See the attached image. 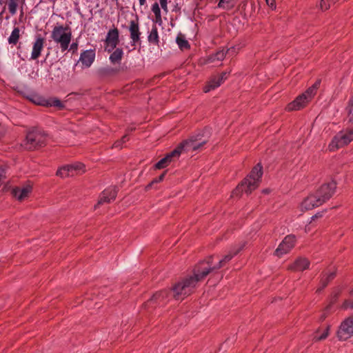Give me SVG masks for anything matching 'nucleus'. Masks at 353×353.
I'll use <instances>...</instances> for the list:
<instances>
[{
	"label": "nucleus",
	"mask_w": 353,
	"mask_h": 353,
	"mask_svg": "<svg viewBox=\"0 0 353 353\" xmlns=\"http://www.w3.org/2000/svg\"><path fill=\"white\" fill-rule=\"evenodd\" d=\"M210 262H200L194 269L193 275L178 282L172 288L173 296L176 300H183L191 294L198 285L210 272Z\"/></svg>",
	"instance_id": "obj_1"
},
{
	"label": "nucleus",
	"mask_w": 353,
	"mask_h": 353,
	"mask_svg": "<svg viewBox=\"0 0 353 353\" xmlns=\"http://www.w3.org/2000/svg\"><path fill=\"white\" fill-rule=\"evenodd\" d=\"M262 175V166L259 163L253 168L250 174L237 186L232 194L237 195L239 192H245L248 194H250L259 186Z\"/></svg>",
	"instance_id": "obj_2"
},
{
	"label": "nucleus",
	"mask_w": 353,
	"mask_h": 353,
	"mask_svg": "<svg viewBox=\"0 0 353 353\" xmlns=\"http://www.w3.org/2000/svg\"><path fill=\"white\" fill-rule=\"evenodd\" d=\"M204 143L205 141L197 143L196 142L192 140H186L183 141L175 150L158 161L155 164V168L162 169L167 167L172 161V159L173 157H179L183 149L189 150L190 148H192V150H195L201 147Z\"/></svg>",
	"instance_id": "obj_3"
},
{
	"label": "nucleus",
	"mask_w": 353,
	"mask_h": 353,
	"mask_svg": "<svg viewBox=\"0 0 353 353\" xmlns=\"http://www.w3.org/2000/svg\"><path fill=\"white\" fill-rule=\"evenodd\" d=\"M319 85V81L315 82L304 93L300 94L292 102L290 103L286 107L287 110H299L304 108L316 94Z\"/></svg>",
	"instance_id": "obj_4"
},
{
	"label": "nucleus",
	"mask_w": 353,
	"mask_h": 353,
	"mask_svg": "<svg viewBox=\"0 0 353 353\" xmlns=\"http://www.w3.org/2000/svg\"><path fill=\"white\" fill-rule=\"evenodd\" d=\"M51 38L54 43L59 44L61 50H68L72 39V32L68 27L62 25L55 26L51 32Z\"/></svg>",
	"instance_id": "obj_5"
},
{
	"label": "nucleus",
	"mask_w": 353,
	"mask_h": 353,
	"mask_svg": "<svg viewBox=\"0 0 353 353\" xmlns=\"http://www.w3.org/2000/svg\"><path fill=\"white\" fill-rule=\"evenodd\" d=\"M353 141V127L347 128L339 132L328 145L330 151H335L348 145Z\"/></svg>",
	"instance_id": "obj_6"
},
{
	"label": "nucleus",
	"mask_w": 353,
	"mask_h": 353,
	"mask_svg": "<svg viewBox=\"0 0 353 353\" xmlns=\"http://www.w3.org/2000/svg\"><path fill=\"white\" fill-rule=\"evenodd\" d=\"M47 141L46 134L40 130H32L29 132L23 141L22 145L27 150H34L37 147L44 145Z\"/></svg>",
	"instance_id": "obj_7"
},
{
	"label": "nucleus",
	"mask_w": 353,
	"mask_h": 353,
	"mask_svg": "<svg viewBox=\"0 0 353 353\" xmlns=\"http://www.w3.org/2000/svg\"><path fill=\"white\" fill-rule=\"evenodd\" d=\"M336 335L340 341H346L353 336V315L341 322Z\"/></svg>",
	"instance_id": "obj_8"
},
{
	"label": "nucleus",
	"mask_w": 353,
	"mask_h": 353,
	"mask_svg": "<svg viewBox=\"0 0 353 353\" xmlns=\"http://www.w3.org/2000/svg\"><path fill=\"white\" fill-rule=\"evenodd\" d=\"M336 188V183L334 180H330L323 183L316 190V194L319 199L323 200L324 203L329 200L334 194Z\"/></svg>",
	"instance_id": "obj_9"
},
{
	"label": "nucleus",
	"mask_w": 353,
	"mask_h": 353,
	"mask_svg": "<svg viewBox=\"0 0 353 353\" xmlns=\"http://www.w3.org/2000/svg\"><path fill=\"white\" fill-rule=\"evenodd\" d=\"M245 246L244 243H241L234 248L230 252L226 254L222 259H221L219 261V263L216 265H212V257L210 256L207 261H205L204 262H210V265H211V270L210 272L214 270L219 269L222 267H223L226 263H228L236 254H237Z\"/></svg>",
	"instance_id": "obj_10"
},
{
	"label": "nucleus",
	"mask_w": 353,
	"mask_h": 353,
	"mask_svg": "<svg viewBox=\"0 0 353 353\" xmlns=\"http://www.w3.org/2000/svg\"><path fill=\"white\" fill-rule=\"evenodd\" d=\"M33 190V185L28 181L22 185L12 189V196L18 201H23L28 199Z\"/></svg>",
	"instance_id": "obj_11"
},
{
	"label": "nucleus",
	"mask_w": 353,
	"mask_h": 353,
	"mask_svg": "<svg viewBox=\"0 0 353 353\" xmlns=\"http://www.w3.org/2000/svg\"><path fill=\"white\" fill-rule=\"evenodd\" d=\"M316 194H311L307 196L300 204L299 208L301 212L311 210L314 208L321 205L323 203Z\"/></svg>",
	"instance_id": "obj_12"
},
{
	"label": "nucleus",
	"mask_w": 353,
	"mask_h": 353,
	"mask_svg": "<svg viewBox=\"0 0 353 353\" xmlns=\"http://www.w3.org/2000/svg\"><path fill=\"white\" fill-rule=\"evenodd\" d=\"M295 241L296 239L294 235H288L285 236L275 250V255L281 257L283 254L289 252L294 246Z\"/></svg>",
	"instance_id": "obj_13"
},
{
	"label": "nucleus",
	"mask_w": 353,
	"mask_h": 353,
	"mask_svg": "<svg viewBox=\"0 0 353 353\" xmlns=\"http://www.w3.org/2000/svg\"><path fill=\"white\" fill-rule=\"evenodd\" d=\"M119 30L116 28L110 29L108 32L105 41L106 44L105 50H107L108 52H111L114 48H116L119 41Z\"/></svg>",
	"instance_id": "obj_14"
},
{
	"label": "nucleus",
	"mask_w": 353,
	"mask_h": 353,
	"mask_svg": "<svg viewBox=\"0 0 353 353\" xmlns=\"http://www.w3.org/2000/svg\"><path fill=\"white\" fill-rule=\"evenodd\" d=\"M45 39L41 35H37L32 43V49L30 59L36 60L41 54V52L44 48Z\"/></svg>",
	"instance_id": "obj_15"
},
{
	"label": "nucleus",
	"mask_w": 353,
	"mask_h": 353,
	"mask_svg": "<svg viewBox=\"0 0 353 353\" xmlns=\"http://www.w3.org/2000/svg\"><path fill=\"white\" fill-rule=\"evenodd\" d=\"M117 190L115 187H110L105 189L100 195L99 199L95 208L103 203H108L114 201L117 196Z\"/></svg>",
	"instance_id": "obj_16"
},
{
	"label": "nucleus",
	"mask_w": 353,
	"mask_h": 353,
	"mask_svg": "<svg viewBox=\"0 0 353 353\" xmlns=\"http://www.w3.org/2000/svg\"><path fill=\"white\" fill-rule=\"evenodd\" d=\"M168 294L169 292L166 290L157 292L145 303L144 306L149 307L154 304L158 305L163 304L165 299L168 297Z\"/></svg>",
	"instance_id": "obj_17"
},
{
	"label": "nucleus",
	"mask_w": 353,
	"mask_h": 353,
	"mask_svg": "<svg viewBox=\"0 0 353 353\" xmlns=\"http://www.w3.org/2000/svg\"><path fill=\"white\" fill-rule=\"evenodd\" d=\"M227 79V72H223L220 75L212 77L203 88L204 92L207 93L210 91L214 90L223 83L225 79Z\"/></svg>",
	"instance_id": "obj_18"
},
{
	"label": "nucleus",
	"mask_w": 353,
	"mask_h": 353,
	"mask_svg": "<svg viewBox=\"0 0 353 353\" xmlns=\"http://www.w3.org/2000/svg\"><path fill=\"white\" fill-rule=\"evenodd\" d=\"M310 264V263L307 259L299 257L296 259L294 263L290 265L288 269L295 272L303 271L309 268Z\"/></svg>",
	"instance_id": "obj_19"
},
{
	"label": "nucleus",
	"mask_w": 353,
	"mask_h": 353,
	"mask_svg": "<svg viewBox=\"0 0 353 353\" xmlns=\"http://www.w3.org/2000/svg\"><path fill=\"white\" fill-rule=\"evenodd\" d=\"M129 31L132 44L134 46L140 41L141 32L139 30V24L138 21H130L129 26Z\"/></svg>",
	"instance_id": "obj_20"
},
{
	"label": "nucleus",
	"mask_w": 353,
	"mask_h": 353,
	"mask_svg": "<svg viewBox=\"0 0 353 353\" xmlns=\"http://www.w3.org/2000/svg\"><path fill=\"white\" fill-rule=\"evenodd\" d=\"M95 59V52L93 50H88L83 51L79 58V62L85 67L89 68Z\"/></svg>",
	"instance_id": "obj_21"
},
{
	"label": "nucleus",
	"mask_w": 353,
	"mask_h": 353,
	"mask_svg": "<svg viewBox=\"0 0 353 353\" xmlns=\"http://www.w3.org/2000/svg\"><path fill=\"white\" fill-rule=\"evenodd\" d=\"M151 10L154 14V19L153 20V21L156 24L161 26L163 24V20L161 17V11L159 3H154L151 6Z\"/></svg>",
	"instance_id": "obj_22"
},
{
	"label": "nucleus",
	"mask_w": 353,
	"mask_h": 353,
	"mask_svg": "<svg viewBox=\"0 0 353 353\" xmlns=\"http://www.w3.org/2000/svg\"><path fill=\"white\" fill-rule=\"evenodd\" d=\"M123 56L121 48H116L110 56V61L112 64H119Z\"/></svg>",
	"instance_id": "obj_23"
},
{
	"label": "nucleus",
	"mask_w": 353,
	"mask_h": 353,
	"mask_svg": "<svg viewBox=\"0 0 353 353\" xmlns=\"http://www.w3.org/2000/svg\"><path fill=\"white\" fill-rule=\"evenodd\" d=\"M72 176L81 174L85 172V165L79 162L69 165Z\"/></svg>",
	"instance_id": "obj_24"
},
{
	"label": "nucleus",
	"mask_w": 353,
	"mask_h": 353,
	"mask_svg": "<svg viewBox=\"0 0 353 353\" xmlns=\"http://www.w3.org/2000/svg\"><path fill=\"white\" fill-rule=\"evenodd\" d=\"M330 332V327L327 326L325 330L322 331L321 333V330H318L316 332L314 333L313 340L314 341H319L325 339L328 335Z\"/></svg>",
	"instance_id": "obj_25"
},
{
	"label": "nucleus",
	"mask_w": 353,
	"mask_h": 353,
	"mask_svg": "<svg viewBox=\"0 0 353 353\" xmlns=\"http://www.w3.org/2000/svg\"><path fill=\"white\" fill-rule=\"evenodd\" d=\"M20 38V30L18 27H15L8 37V43L10 44L16 45Z\"/></svg>",
	"instance_id": "obj_26"
},
{
	"label": "nucleus",
	"mask_w": 353,
	"mask_h": 353,
	"mask_svg": "<svg viewBox=\"0 0 353 353\" xmlns=\"http://www.w3.org/2000/svg\"><path fill=\"white\" fill-rule=\"evenodd\" d=\"M334 276V272H325L321 279V284L322 285V288L318 289V291H320L321 289L324 288L327 285L329 281L333 279Z\"/></svg>",
	"instance_id": "obj_27"
},
{
	"label": "nucleus",
	"mask_w": 353,
	"mask_h": 353,
	"mask_svg": "<svg viewBox=\"0 0 353 353\" xmlns=\"http://www.w3.org/2000/svg\"><path fill=\"white\" fill-rule=\"evenodd\" d=\"M148 39L150 43H152L154 44L159 43V34L156 26H152L151 31L148 37Z\"/></svg>",
	"instance_id": "obj_28"
},
{
	"label": "nucleus",
	"mask_w": 353,
	"mask_h": 353,
	"mask_svg": "<svg viewBox=\"0 0 353 353\" xmlns=\"http://www.w3.org/2000/svg\"><path fill=\"white\" fill-rule=\"evenodd\" d=\"M57 175L61 177V178H65L68 176H72L71 170L70 169L69 165H64L61 168H60L57 171Z\"/></svg>",
	"instance_id": "obj_29"
},
{
	"label": "nucleus",
	"mask_w": 353,
	"mask_h": 353,
	"mask_svg": "<svg viewBox=\"0 0 353 353\" xmlns=\"http://www.w3.org/2000/svg\"><path fill=\"white\" fill-rule=\"evenodd\" d=\"M225 54L226 52H225V50H219L208 58V62L214 63L215 61H221L225 58Z\"/></svg>",
	"instance_id": "obj_30"
},
{
	"label": "nucleus",
	"mask_w": 353,
	"mask_h": 353,
	"mask_svg": "<svg viewBox=\"0 0 353 353\" xmlns=\"http://www.w3.org/2000/svg\"><path fill=\"white\" fill-rule=\"evenodd\" d=\"M176 43L181 49H188L190 47L188 41L182 34H179L176 39Z\"/></svg>",
	"instance_id": "obj_31"
},
{
	"label": "nucleus",
	"mask_w": 353,
	"mask_h": 353,
	"mask_svg": "<svg viewBox=\"0 0 353 353\" xmlns=\"http://www.w3.org/2000/svg\"><path fill=\"white\" fill-rule=\"evenodd\" d=\"M234 6V0H220L218 7L225 10H230Z\"/></svg>",
	"instance_id": "obj_32"
},
{
	"label": "nucleus",
	"mask_w": 353,
	"mask_h": 353,
	"mask_svg": "<svg viewBox=\"0 0 353 353\" xmlns=\"http://www.w3.org/2000/svg\"><path fill=\"white\" fill-rule=\"evenodd\" d=\"M19 1L20 0H8V10L12 15H14L17 13Z\"/></svg>",
	"instance_id": "obj_33"
},
{
	"label": "nucleus",
	"mask_w": 353,
	"mask_h": 353,
	"mask_svg": "<svg viewBox=\"0 0 353 353\" xmlns=\"http://www.w3.org/2000/svg\"><path fill=\"white\" fill-rule=\"evenodd\" d=\"M346 110L347 112V119L348 122L353 123V98H350Z\"/></svg>",
	"instance_id": "obj_34"
},
{
	"label": "nucleus",
	"mask_w": 353,
	"mask_h": 353,
	"mask_svg": "<svg viewBox=\"0 0 353 353\" xmlns=\"http://www.w3.org/2000/svg\"><path fill=\"white\" fill-rule=\"evenodd\" d=\"M338 1L339 0H321L320 8L322 10H327Z\"/></svg>",
	"instance_id": "obj_35"
},
{
	"label": "nucleus",
	"mask_w": 353,
	"mask_h": 353,
	"mask_svg": "<svg viewBox=\"0 0 353 353\" xmlns=\"http://www.w3.org/2000/svg\"><path fill=\"white\" fill-rule=\"evenodd\" d=\"M168 0H159V5L161 6L163 11L165 13V14H168Z\"/></svg>",
	"instance_id": "obj_36"
},
{
	"label": "nucleus",
	"mask_w": 353,
	"mask_h": 353,
	"mask_svg": "<svg viewBox=\"0 0 353 353\" xmlns=\"http://www.w3.org/2000/svg\"><path fill=\"white\" fill-rule=\"evenodd\" d=\"M343 309H353V300H346L343 304Z\"/></svg>",
	"instance_id": "obj_37"
},
{
	"label": "nucleus",
	"mask_w": 353,
	"mask_h": 353,
	"mask_svg": "<svg viewBox=\"0 0 353 353\" xmlns=\"http://www.w3.org/2000/svg\"><path fill=\"white\" fill-rule=\"evenodd\" d=\"M267 5L272 9L274 10L276 8V3L275 0H265Z\"/></svg>",
	"instance_id": "obj_38"
},
{
	"label": "nucleus",
	"mask_w": 353,
	"mask_h": 353,
	"mask_svg": "<svg viewBox=\"0 0 353 353\" xmlns=\"http://www.w3.org/2000/svg\"><path fill=\"white\" fill-rule=\"evenodd\" d=\"M51 105L55 106V107H62V103L59 99H54L52 101Z\"/></svg>",
	"instance_id": "obj_39"
},
{
	"label": "nucleus",
	"mask_w": 353,
	"mask_h": 353,
	"mask_svg": "<svg viewBox=\"0 0 353 353\" xmlns=\"http://www.w3.org/2000/svg\"><path fill=\"white\" fill-rule=\"evenodd\" d=\"M165 175V172L162 173L158 178L154 179L152 183H159L163 180Z\"/></svg>",
	"instance_id": "obj_40"
},
{
	"label": "nucleus",
	"mask_w": 353,
	"mask_h": 353,
	"mask_svg": "<svg viewBox=\"0 0 353 353\" xmlns=\"http://www.w3.org/2000/svg\"><path fill=\"white\" fill-rule=\"evenodd\" d=\"M123 143L121 142L120 140L117 141L114 145L113 147L115 148H122Z\"/></svg>",
	"instance_id": "obj_41"
},
{
	"label": "nucleus",
	"mask_w": 353,
	"mask_h": 353,
	"mask_svg": "<svg viewBox=\"0 0 353 353\" xmlns=\"http://www.w3.org/2000/svg\"><path fill=\"white\" fill-rule=\"evenodd\" d=\"M6 132V129L4 125L0 124V137L3 136Z\"/></svg>",
	"instance_id": "obj_42"
},
{
	"label": "nucleus",
	"mask_w": 353,
	"mask_h": 353,
	"mask_svg": "<svg viewBox=\"0 0 353 353\" xmlns=\"http://www.w3.org/2000/svg\"><path fill=\"white\" fill-rule=\"evenodd\" d=\"M322 216H323V214H322V213H321V212H318V213H316L315 215L312 216L311 217V219H312V220H315L316 219H318V218H319V217H321Z\"/></svg>",
	"instance_id": "obj_43"
},
{
	"label": "nucleus",
	"mask_w": 353,
	"mask_h": 353,
	"mask_svg": "<svg viewBox=\"0 0 353 353\" xmlns=\"http://www.w3.org/2000/svg\"><path fill=\"white\" fill-rule=\"evenodd\" d=\"M77 49V43H73L70 45V50L75 51Z\"/></svg>",
	"instance_id": "obj_44"
},
{
	"label": "nucleus",
	"mask_w": 353,
	"mask_h": 353,
	"mask_svg": "<svg viewBox=\"0 0 353 353\" xmlns=\"http://www.w3.org/2000/svg\"><path fill=\"white\" fill-rule=\"evenodd\" d=\"M120 141H121V143H123V144L124 143H125L126 141H128V136H127V135H124V136L121 138V139Z\"/></svg>",
	"instance_id": "obj_45"
},
{
	"label": "nucleus",
	"mask_w": 353,
	"mask_h": 353,
	"mask_svg": "<svg viewBox=\"0 0 353 353\" xmlns=\"http://www.w3.org/2000/svg\"><path fill=\"white\" fill-rule=\"evenodd\" d=\"M139 5L141 6L145 5L146 0H139Z\"/></svg>",
	"instance_id": "obj_46"
},
{
	"label": "nucleus",
	"mask_w": 353,
	"mask_h": 353,
	"mask_svg": "<svg viewBox=\"0 0 353 353\" xmlns=\"http://www.w3.org/2000/svg\"><path fill=\"white\" fill-rule=\"evenodd\" d=\"M3 172H4L3 170L0 168V181L3 177Z\"/></svg>",
	"instance_id": "obj_47"
},
{
	"label": "nucleus",
	"mask_w": 353,
	"mask_h": 353,
	"mask_svg": "<svg viewBox=\"0 0 353 353\" xmlns=\"http://www.w3.org/2000/svg\"><path fill=\"white\" fill-rule=\"evenodd\" d=\"M263 192L264 194H268L270 192V190L268 189H265L263 190Z\"/></svg>",
	"instance_id": "obj_48"
},
{
	"label": "nucleus",
	"mask_w": 353,
	"mask_h": 353,
	"mask_svg": "<svg viewBox=\"0 0 353 353\" xmlns=\"http://www.w3.org/2000/svg\"><path fill=\"white\" fill-rule=\"evenodd\" d=\"M350 294H353V290H352L350 292Z\"/></svg>",
	"instance_id": "obj_49"
},
{
	"label": "nucleus",
	"mask_w": 353,
	"mask_h": 353,
	"mask_svg": "<svg viewBox=\"0 0 353 353\" xmlns=\"http://www.w3.org/2000/svg\"><path fill=\"white\" fill-rule=\"evenodd\" d=\"M2 0H0V4H1Z\"/></svg>",
	"instance_id": "obj_50"
},
{
	"label": "nucleus",
	"mask_w": 353,
	"mask_h": 353,
	"mask_svg": "<svg viewBox=\"0 0 353 353\" xmlns=\"http://www.w3.org/2000/svg\"><path fill=\"white\" fill-rule=\"evenodd\" d=\"M351 98H353V96Z\"/></svg>",
	"instance_id": "obj_51"
}]
</instances>
